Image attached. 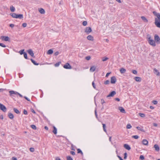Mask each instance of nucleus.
Here are the masks:
<instances>
[{
    "label": "nucleus",
    "instance_id": "nucleus-11",
    "mask_svg": "<svg viewBox=\"0 0 160 160\" xmlns=\"http://www.w3.org/2000/svg\"><path fill=\"white\" fill-rule=\"evenodd\" d=\"M87 38L89 41H93L94 40V38L92 36L90 35L88 36L87 37Z\"/></svg>",
    "mask_w": 160,
    "mask_h": 160
},
{
    "label": "nucleus",
    "instance_id": "nucleus-1",
    "mask_svg": "<svg viewBox=\"0 0 160 160\" xmlns=\"http://www.w3.org/2000/svg\"><path fill=\"white\" fill-rule=\"evenodd\" d=\"M153 13L156 17L155 18V24L157 27H160V13L155 11H153Z\"/></svg>",
    "mask_w": 160,
    "mask_h": 160
},
{
    "label": "nucleus",
    "instance_id": "nucleus-64",
    "mask_svg": "<svg viewBox=\"0 0 160 160\" xmlns=\"http://www.w3.org/2000/svg\"><path fill=\"white\" fill-rule=\"evenodd\" d=\"M12 160H17V159L16 158L12 157Z\"/></svg>",
    "mask_w": 160,
    "mask_h": 160
},
{
    "label": "nucleus",
    "instance_id": "nucleus-9",
    "mask_svg": "<svg viewBox=\"0 0 160 160\" xmlns=\"http://www.w3.org/2000/svg\"><path fill=\"white\" fill-rule=\"evenodd\" d=\"M27 52H28V54L30 55L32 57H33V58L35 57L33 52L32 49H30L28 50L27 51Z\"/></svg>",
    "mask_w": 160,
    "mask_h": 160
},
{
    "label": "nucleus",
    "instance_id": "nucleus-41",
    "mask_svg": "<svg viewBox=\"0 0 160 160\" xmlns=\"http://www.w3.org/2000/svg\"><path fill=\"white\" fill-rule=\"evenodd\" d=\"M23 55L24 58L26 59H28L27 55V53L26 52H24Z\"/></svg>",
    "mask_w": 160,
    "mask_h": 160
},
{
    "label": "nucleus",
    "instance_id": "nucleus-6",
    "mask_svg": "<svg viewBox=\"0 0 160 160\" xmlns=\"http://www.w3.org/2000/svg\"><path fill=\"white\" fill-rule=\"evenodd\" d=\"M0 39L2 40H4L5 41H10V39L8 36H2Z\"/></svg>",
    "mask_w": 160,
    "mask_h": 160
},
{
    "label": "nucleus",
    "instance_id": "nucleus-17",
    "mask_svg": "<svg viewBox=\"0 0 160 160\" xmlns=\"http://www.w3.org/2000/svg\"><path fill=\"white\" fill-rule=\"evenodd\" d=\"M142 143L144 145H147L148 144V142L146 139H144L142 141Z\"/></svg>",
    "mask_w": 160,
    "mask_h": 160
},
{
    "label": "nucleus",
    "instance_id": "nucleus-60",
    "mask_svg": "<svg viewBox=\"0 0 160 160\" xmlns=\"http://www.w3.org/2000/svg\"><path fill=\"white\" fill-rule=\"evenodd\" d=\"M4 90H5V89H2V88L0 89V92H2Z\"/></svg>",
    "mask_w": 160,
    "mask_h": 160
},
{
    "label": "nucleus",
    "instance_id": "nucleus-39",
    "mask_svg": "<svg viewBox=\"0 0 160 160\" xmlns=\"http://www.w3.org/2000/svg\"><path fill=\"white\" fill-rule=\"evenodd\" d=\"M61 62H58V63H56L55 64V66L56 67H58L59 65L61 64Z\"/></svg>",
    "mask_w": 160,
    "mask_h": 160
},
{
    "label": "nucleus",
    "instance_id": "nucleus-48",
    "mask_svg": "<svg viewBox=\"0 0 160 160\" xmlns=\"http://www.w3.org/2000/svg\"><path fill=\"white\" fill-rule=\"evenodd\" d=\"M0 46L3 47V48H5L6 47V46L4 44L2 43H0Z\"/></svg>",
    "mask_w": 160,
    "mask_h": 160
},
{
    "label": "nucleus",
    "instance_id": "nucleus-3",
    "mask_svg": "<svg viewBox=\"0 0 160 160\" xmlns=\"http://www.w3.org/2000/svg\"><path fill=\"white\" fill-rule=\"evenodd\" d=\"M154 39L156 42L158 44H160V38L157 34H155L154 36Z\"/></svg>",
    "mask_w": 160,
    "mask_h": 160
},
{
    "label": "nucleus",
    "instance_id": "nucleus-54",
    "mask_svg": "<svg viewBox=\"0 0 160 160\" xmlns=\"http://www.w3.org/2000/svg\"><path fill=\"white\" fill-rule=\"evenodd\" d=\"M70 153L73 155H74L75 154V152H74L72 151H71L70 152Z\"/></svg>",
    "mask_w": 160,
    "mask_h": 160
},
{
    "label": "nucleus",
    "instance_id": "nucleus-38",
    "mask_svg": "<svg viewBox=\"0 0 160 160\" xmlns=\"http://www.w3.org/2000/svg\"><path fill=\"white\" fill-rule=\"evenodd\" d=\"M87 24V22L86 21H84L82 22V25L84 26H86Z\"/></svg>",
    "mask_w": 160,
    "mask_h": 160
},
{
    "label": "nucleus",
    "instance_id": "nucleus-47",
    "mask_svg": "<svg viewBox=\"0 0 160 160\" xmlns=\"http://www.w3.org/2000/svg\"><path fill=\"white\" fill-rule=\"evenodd\" d=\"M152 102L153 103V104L156 105L158 103V101L156 100H153L152 101Z\"/></svg>",
    "mask_w": 160,
    "mask_h": 160
},
{
    "label": "nucleus",
    "instance_id": "nucleus-56",
    "mask_svg": "<svg viewBox=\"0 0 160 160\" xmlns=\"http://www.w3.org/2000/svg\"><path fill=\"white\" fill-rule=\"evenodd\" d=\"M92 85L93 86V87L94 88H96V86L95 85V84H94V82H92Z\"/></svg>",
    "mask_w": 160,
    "mask_h": 160
},
{
    "label": "nucleus",
    "instance_id": "nucleus-46",
    "mask_svg": "<svg viewBox=\"0 0 160 160\" xmlns=\"http://www.w3.org/2000/svg\"><path fill=\"white\" fill-rule=\"evenodd\" d=\"M132 72L135 74H136L137 73V72L136 70H133L132 71Z\"/></svg>",
    "mask_w": 160,
    "mask_h": 160
},
{
    "label": "nucleus",
    "instance_id": "nucleus-33",
    "mask_svg": "<svg viewBox=\"0 0 160 160\" xmlns=\"http://www.w3.org/2000/svg\"><path fill=\"white\" fill-rule=\"evenodd\" d=\"M108 58L106 57H103L102 58V61L103 62L105 61L108 60Z\"/></svg>",
    "mask_w": 160,
    "mask_h": 160
},
{
    "label": "nucleus",
    "instance_id": "nucleus-36",
    "mask_svg": "<svg viewBox=\"0 0 160 160\" xmlns=\"http://www.w3.org/2000/svg\"><path fill=\"white\" fill-rule=\"evenodd\" d=\"M24 49L21 50L19 52L21 55L23 54L24 53Z\"/></svg>",
    "mask_w": 160,
    "mask_h": 160
},
{
    "label": "nucleus",
    "instance_id": "nucleus-8",
    "mask_svg": "<svg viewBox=\"0 0 160 160\" xmlns=\"http://www.w3.org/2000/svg\"><path fill=\"white\" fill-rule=\"evenodd\" d=\"M0 109L3 112H5L7 111L6 107L3 104L0 103Z\"/></svg>",
    "mask_w": 160,
    "mask_h": 160
},
{
    "label": "nucleus",
    "instance_id": "nucleus-59",
    "mask_svg": "<svg viewBox=\"0 0 160 160\" xmlns=\"http://www.w3.org/2000/svg\"><path fill=\"white\" fill-rule=\"evenodd\" d=\"M24 98L27 100L28 101H30V100L27 97L25 96Z\"/></svg>",
    "mask_w": 160,
    "mask_h": 160
},
{
    "label": "nucleus",
    "instance_id": "nucleus-26",
    "mask_svg": "<svg viewBox=\"0 0 160 160\" xmlns=\"http://www.w3.org/2000/svg\"><path fill=\"white\" fill-rule=\"evenodd\" d=\"M52 132L55 134L57 133V129L54 126H53V130Z\"/></svg>",
    "mask_w": 160,
    "mask_h": 160
},
{
    "label": "nucleus",
    "instance_id": "nucleus-5",
    "mask_svg": "<svg viewBox=\"0 0 160 160\" xmlns=\"http://www.w3.org/2000/svg\"><path fill=\"white\" fill-rule=\"evenodd\" d=\"M92 31V29L90 27H86L84 29V32L87 34H89Z\"/></svg>",
    "mask_w": 160,
    "mask_h": 160
},
{
    "label": "nucleus",
    "instance_id": "nucleus-29",
    "mask_svg": "<svg viewBox=\"0 0 160 160\" xmlns=\"http://www.w3.org/2000/svg\"><path fill=\"white\" fill-rule=\"evenodd\" d=\"M10 9L12 12H14L15 10V8L12 6L10 7Z\"/></svg>",
    "mask_w": 160,
    "mask_h": 160
},
{
    "label": "nucleus",
    "instance_id": "nucleus-43",
    "mask_svg": "<svg viewBox=\"0 0 160 160\" xmlns=\"http://www.w3.org/2000/svg\"><path fill=\"white\" fill-rule=\"evenodd\" d=\"M30 151L32 152H33L34 151V148H31L29 149Z\"/></svg>",
    "mask_w": 160,
    "mask_h": 160
},
{
    "label": "nucleus",
    "instance_id": "nucleus-35",
    "mask_svg": "<svg viewBox=\"0 0 160 160\" xmlns=\"http://www.w3.org/2000/svg\"><path fill=\"white\" fill-rule=\"evenodd\" d=\"M31 127L34 130H36L37 128L35 125H31Z\"/></svg>",
    "mask_w": 160,
    "mask_h": 160
},
{
    "label": "nucleus",
    "instance_id": "nucleus-40",
    "mask_svg": "<svg viewBox=\"0 0 160 160\" xmlns=\"http://www.w3.org/2000/svg\"><path fill=\"white\" fill-rule=\"evenodd\" d=\"M139 115L140 117L142 118L144 117L145 116V115L144 114L141 113H139Z\"/></svg>",
    "mask_w": 160,
    "mask_h": 160
},
{
    "label": "nucleus",
    "instance_id": "nucleus-27",
    "mask_svg": "<svg viewBox=\"0 0 160 160\" xmlns=\"http://www.w3.org/2000/svg\"><path fill=\"white\" fill-rule=\"evenodd\" d=\"M31 61H32V62L35 65H38L39 64L38 63H37L34 60H33V59H31Z\"/></svg>",
    "mask_w": 160,
    "mask_h": 160
},
{
    "label": "nucleus",
    "instance_id": "nucleus-19",
    "mask_svg": "<svg viewBox=\"0 0 160 160\" xmlns=\"http://www.w3.org/2000/svg\"><path fill=\"white\" fill-rule=\"evenodd\" d=\"M124 147L128 150H129L131 149L130 147L127 144H124Z\"/></svg>",
    "mask_w": 160,
    "mask_h": 160
},
{
    "label": "nucleus",
    "instance_id": "nucleus-57",
    "mask_svg": "<svg viewBox=\"0 0 160 160\" xmlns=\"http://www.w3.org/2000/svg\"><path fill=\"white\" fill-rule=\"evenodd\" d=\"M14 25L13 24H11L9 26L11 27V28H13L14 26Z\"/></svg>",
    "mask_w": 160,
    "mask_h": 160
},
{
    "label": "nucleus",
    "instance_id": "nucleus-58",
    "mask_svg": "<svg viewBox=\"0 0 160 160\" xmlns=\"http://www.w3.org/2000/svg\"><path fill=\"white\" fill-rule=\"evenodd\" d=\"M110 73H111V72H108V73H107L106 75V77H108V76L110 74Z\"/></svg>",
    "mask_w": 160,
    "mask_h": 160
},
{
    "label": "nucleus",
    "instance_id": "nucleus-14",
    "mask_svg": "<svg viewBox=\"0 0 160 160\" xmlns=\"http://www.w3.org/2000/svg\"><path fill=\"white\" fill-rule=\"evenodd\" d=\"M116 94V92L115 91H112L107 96V97H113Z\"/></svg>",
    "mask_w": 160,
    "mask_h": 160
},
{
    "label": "nucleus",
    "instance_id": "nucleus-21",
    "mask_svg": "<svg viewBox=\"0 0 160 160\" xmlns=\"http://www.w3.org/2000/svg\"><path fill=\"white\" fill-rule=\"evenodd\" d=\"M120 71L121 73L123 74L125 72L126 70L124 68H122L120 69Z\"/></svg>",
    "mask_w": 160,
    "mask_h": 160
},
{
    "label": "nucleus",
    "instance_id": "nucleus-10",
    "mask_svg": "<svg viewBox=\"0 0 160 160\" xmlns=\"http://www.w3.org/2000/svg\"><path fill=\"white\" fill-rule=\"evenodd\" d=\"M116 82V79L115 77H112L111 78V83L112 84H114Z\"/></svg>",
    "mask_w": 160,
    "mask_h": 160
},
{
    "label": "nucleus",
    "instance_id": "nucleus-24",
    "mask_svg": "<svg viewBox=\"0 0 160 160\" xmlns=\"http://www.w3.org/2000/svg\"><path fill=\"white\" fill-rule=\"evenodd\" d=\"M143 21L145 22H148V20L144 16H142L141 17Z\"/></svg>",
    "mask_w": 160,
    "mask_h": 160
},
{
    "label": "nucleus",
    "instance_id": "nucleus-61",
    "mask_svg": "<svg viewBox=\"0 0 160 160\" xmlns=\"http://www.w3.org/2000/svg\"><path fill=\"white\" fill-rule=\"evenodd\" d=\"M116 1L119 3H121L122 2L121 0H116Z\"/></svg>",
    "mask_w": 160,
    "mask_h": 160
},
{
    "label": "nucleus",
    "instance_id": "nucleus-16",
    "mask_svg": "<svg viewBox=\"0 0 160 160\" xmlns=\"http://www.w3.org/2000/svg\"><path fill=\"white\" fill-rule=\"evenodd\" d=\"M154 148H155V150L157 151H158L159 150V148L158 145L156 144L154 145Z\"/></svg>",
    "mask_w": 160,
    "mask_h": 160
},
{
    "label": "nucleus",
    "instance_id": "nucleus-12",
    "mask_svg": "<svg viewBox=\"0 0 160 160\" xmlns=\"http://www.w3.org/2000/svg\"><path fill=\"white\" fill-rule=\"evenodd\" d=\"M118 109L121 112L124 113H126V112L123 107H120L118 108Z\"/></svg>",
    "mask_w": 160,
    "mask_h": 160
},
{
    "label": "nucleus",
    "instance_id": "nucleus-52",
    "mask_svg": "<svg viewBox=\"0 0 160 160\" xmlns=\"http://www.w3.org/2000/svg\"><path fill=\"white\" fill-rule=\"evenodd\" d=\"M23 113L25 115H27L28 114L27 111L26 110H24L23 111Z\"/></svg>",
    "mask_w": 160,
    "mask_h": 160
},
{
    "label": "nucleus",
    "instance_id": "nucleus-28",
    "mask_svg": "<svg viewBox=\"0 0 160 160\" xmlns=\"http://www.w3.org/2000/svg\"><path fill=\"white\" fill-rule=\"evenodd\" d=\"M136 128L139 130L144 132V131L142 127H137Z\"/></svg>",
    "mask_w": 160,
    "mask_h": 160
},
{
    "label": "nucleus",
    "instance_id": "nucleus-49",
    "mask_svg": "<svg viewBox=\"0 0 160 160\" xmlns=\"http://www.w3.org/2000/svg\"><path fill=\"white\" fill-rule=\"evenodd\" d=\"M127 157V154L126 152L124 153V159H126Z\"/></svg>",
    "mask_w": 160,
    "mask_h": 160
},
{
    "label": "nucleus",
    "instance_id": "nucleus-31",
    "mask_svg": "<svg viewBox=\"0 0 160 160\" xmlns=\"http://www.w3.org/2000/svg\"><path fill=\"white\" fill-rule=\"evenodd\" d=\"M102 125H103V129L104 131L105 132H107V130H106V125L105 124H102Z\"/></svg>",
    "mask_w": 160,
    "mask_h": 160
},
{
    "label": "nucleus",
    "instance_id": "nucleus-53",
    "mask_svg": "<svg viewBox=\"0 0 160 160\" xmlns=\"http://www.w3.org/2000/svg\"><path fill=\"white\" fill-rule=\"evenodd\" d=\"M59 54V52L58 51H57L54 53V55L55 56H57Z\"/></svg>",
    "mask_w": 160,
    "mask_h": 160
},
{
    "label": "nucleus",
    "instance_id": "nucleus-55",
    "mask_svg": "<svg viewBox=\"0 0 160 160\" xmlns=\"http://www.w3.org/2000/svg\"><path fill=\"white\" fill-rule=\"evenodd\" d=\"M101 103L102 104H103L104 103H105V101L103 99H102L101 100Z\"/></svg>",
    "mask_w": 160,
    "mask_h": 160
},
{
    "label": "nucleus",
    "instance_id": "nucleus-30",
    "mask_svg": "<svg viewBox=\"0 0 160 160\" xmlns=\"http://www.w3.org/2000/svg\"><path fill=\"white\" fill-rule=\"evenodd\" d=\"M13 110L14 112L17 114H19L20 113L19 111L17 108H14L13 109Z\"/></svg>",
    "mask_w": 160,
    "mask_h": 160
},
{
    "label": "nucleus",
    "instance_id": "nucleus-62",
    "mask_svg": "<svg viewBox=\"0 0 160 160\" xmlns=\"http://www.w3.org/2000/svg\"><path fill=\"white\" fill-rule=\"evenodd\" d=\"M55 160H61L60 158H59V157L56 158Z\"/></svg>",
    "mask_w": 160,
    "mask_h": 160
},
{
    "label": "nucleus",
    "instance_id": "nucleus-23",
    "mask_svg": "<svg viewBox=\"0 0 160 160\" xmlns=\"http://www.w3.org/2000/svg\"><path fill=\"white\" fill-rule=\"evenodd\" d=\"M8 116L9 118L11 119H12L14 118L13 114L11 113H9L8 114Z\"/></svg>",
    "mask_w": 160,
    "mask_h": 160
},
{
    "label": "nucleus",
    "instance_id": "nucleus-7",
    "mask_svg": "<svg viewBox=\"0 0 160 160\" xmlns=\"http://www.w3.org/2000/svg\"><path fill=\"white\" fill-rule=\"evenodd\" d=\"M63 68L66 69H71L72 68L71 66L68 63H66L64 66Z\"/></svg>",
    "mask_w": 160,
    "mask_h": 160
},
{
    "label": "nucleus",
    "instance_id": "nucleus-18",
    "mask_svg": "<svg viewBox=\"0 0 160 160\" xmlns=\"http://www.w3.org/2000/svg\"><path fill=\"white\" fill-rule=\"evenodd\" d=\"M96 68V67L95 66H92L90 69V71L92 72H94Z\"/></svg>",
    "mask_w": 160,
    "mask_h": 160
},
{
    "label": "nucleus",
    "instance_id": "nucleus-32",
    "mask_svg": "<svg viewBox=\"0 0 160 160\" xmlns=\"http://www.w3.org/2000/svg\"><path fill=\"white\" fill-rule=\"evenodd\" d=\"M132 128V126L130 124H128L126 126L127 129H130Z\"/></svg>",
    "mask_w": 160,
    "mask_h": 160
},
{
    "label": "nucleus",
    "instance_id": "nucleus-4",
    "mask_svg": "<svg viewBox=\"0 0 160 160\" xmlns=\"http://www.w3.org/2000/svg\"><path fill=\"white\" fill-rule=\"evenodd\" d=\"M9 93H10V95L11 96H12V94H13L15 95L18 94L20 97H22V96L21 94L16 91H9Z\"/></svg>",
    "mask_w": 160,
    "mask_h": 160
},
{
    "label": "nucleus",
    "instance_id": "nucleus-15",
    "mask_svg": "<svg viewBox=\"0 0 160 160\" xmlns=\"http://www.w3.org/2000/svg\"><path fill=\"white\" fill-rule=\"evenodd\" d=\"M134 79L137 82H141L142 80V78L139 77H136L134 78Z\"/></svg>",
    "mask_w": 160,
    "mask_h": 160
},
{
    "label": "nucleus",
    "instance_id": "nucleus-44",
    "mask_svg": "<svg viewBox=\"0 0 160 160\" xmlns=\"http://www.w3.org/2000/svg\"><path fill=\"white\" fill-rule=\"evenodd\" d=\"M132 138H134L135 139H137L139 137L138 135L132 136Z\"/></svg>",
    "mask_w": 160,
    "mask_h": 160
},
{
    "label": "nucleus",
    "instance_id": "nucleus-50",
    "mask_svg": "<svg viewBox=\"0 0 160 160\" xmlns=\"http://www.w3.org/2000/svg\"><path fill=\"white\" fill-rule=\"evenodd\" d=\"M140 159L142 160H143L144 159V157L143 155H141L140 157Z\"/></svg>",
    "mask_w": 160,
    "mask_h": 160
},
{
    "label": "nucleus",
    "instance_id": "nucleus-51",
    "mask_svg": "<svg viewBox=\"0 0 160 160\" xmlns=\"http://www.w3.org/2000/svg\"><path fill=\"white\" fill-rule=\"evenodd\" d=\"M27 25V24L26 23H24L22 24V26L23 27L25 28L26 27Z\"/></svg>",
    "mask_w": 160,
    "mask_h": 160
},
{
    "label": "nucleus",
    "instance_id": "nucleus-25",
    "mask_svg": "<svg viewBox=\"0 0 160 160\" xmlns=\"http://www.w3.org/2000/svg\"><path fill=\"white\" fill-rule=\"evenodd\" d=\"M10 15L13 18H16L17 14L15 13H11Z\"/></svg>",
    "mask_w": 160,
    "mask_h": 160
},
{
    "label": "nucleus",
    "instance_id": "nucleus-13",
    "mask_svg": "<svg viewBox=\"0 0 160 160\" xmlns=\"http://www.w3.org/2000/svg\"><path fill=\"white\" fill-rule=\"evenodd\" d=\"M38 11L41 14H44L45 13L44 9L42 8H38Z\"/></svg>",
    "mask_w": 160,
    "mask_h": 160
},
{
    "label": "nucleus",
    "instance_id": "nucleus-63",
    "mask_svg": "<svg viewBox=\"0 0 160 160\" xmlns=\"http://www.w3.org/2000/svg\"><path fill=\"white\" fill-rule=\"evenodd\" d=\"M153 125L155 127H157L158 125L157 123H153Z\"/></svg>",
    "mask_w": 160,
    "mask_h": 160
},
{
    "label": "nucleus",
    "instance_id": "nucleus-37",
    "mask_svg": "<svg viewBox=\"0 0 160 160\" xmlns=\"http://www.w3.org/2000/svg\"><path fill=\"white\" fill-rule=\"evenodd\" d=\"M77 151L78 153H81L82 155L83 154V153L81 150L80 149H77Z\"/></svg>",
    "mask_w": 160,
    "mask_h": 160
},
{
    "label": "nucleus",
    "instance_id": "nucleus-22",
    "mask_svg": "<svg viewBox=\"0 0 160 160\" xmlns=\"http://www.w3.org/2000/svg\"><path fill=\"white\" fill-rule=\"evenodd\" d=\"M23 18V15L22 14H17L16 16V18H18L19 19L22 18Z\"/></svg>",
    "mask_w": 160,
    "mask_h": 160
},
{
    "label": "nucleus",
    "instance_id": "nucleus-2",
    "mask_svg": "<svg viewBox=\"0 0 160 160\" xmlns=\"http://www.w3.org/2000/svg\"><path fill=\"white\" fill-rule=\"evenodd\" d=\"M148 43L153 47H155L156 46L155 42L151 38L150 36L148 35Z\"/></svg>",
    "mask_w": 160,
    "mask_h": 160
},
{
    "label": "nucleus",
    "instance_id": "nucleus-42",
    "mask_svg": "<svg viewBox=\"0 0 160 160\" xmlns=\"http://www.w3.org/2000/svg\"><path fill=\"white\" fill-rule=\"evenodd\" d=\"M110 81L108 80H106V81L104 82V84L107 85L109 83Z\"/></svg>",
    "mask_w": 160,
    "mask_h": 160
},
{
    "label": "nucleus",
    "instance_id": "nucleus-45",
    "mask_svg": "<svg viewBox=\"0 0 160 160\" xmlns=\"http://www.w3.org/2000/svg\"><path fill=\"white\" fill-rule=\"evenodd\" d=\"M91 57L90 56H87L85 58V59L87 60H89L91 59Z\"/></svg>",
    "mask_w": 160,
    "mask_h": 160
},
{
    "label": "nucleus",
    "instance_id": "nucleus-34",
    "mask_svg": "<svg viewBox=\"0 0 160 160\" xmlns=\"http://www.w3.org/2000/svg\"><path fill=\"white\" fill-rule=\"evenodd\" d=\"M67 160H73L71 157L68 156L67 157Z\"/></svg>",
    "mask_w": 160,
    "mask_h": 160
},
{
    "label": "nucleus",
    "instance_id": "nucleus-20",
    "mask_svg": "<svg viewBox=\"0 0 160 160\" xmlns=\"http://www.w3.org/2000/svg\"><path fill=\"white\" fill-rule=\"evenodd\" d=\"M154 73L157 76H159L160 75L159 72L158 71L156 68L154 69Z\"/></svg>",
    "mask_w": 160,
    "mask_h": 160
}]
</instances>
